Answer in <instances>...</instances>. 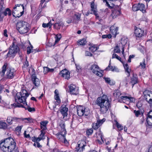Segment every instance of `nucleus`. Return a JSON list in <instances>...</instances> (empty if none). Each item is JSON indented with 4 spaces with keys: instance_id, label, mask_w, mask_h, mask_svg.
<instances>
[{
    "instance_id": "f257e3e1",
    "label": "nucleus",
    "mask_w": 152,
    "mask_h": 152,
    "mask_svg": "<svg viewBox=\"0 0 152 152\" xmlns=\"http://www.w3.org/2000/svg\"><path fill=\"white\" fill-rule=\"evenodd\" d=\"M29 95V94L26 90L23 89L20 92H18L15 97V101L17 103L16 107L24 108L30 112L35 111L34 107H30L28 106L26 102V99Z\"/></svg>"
},
{
    "instance_id": "f03ea898",
    "label": "nucleus",
    "mask_w": 152,
    "mask_h": 152,
    "mask_svg": "<svg viewBox=\"0 0 152 152\" xmlns=\"http://www.w3.org/2000/svg\"><path fill=\"white\" fill-rule=\"evenodd\" d=\"M96 103L100 107V110L102 113H106L110 107V101L107 96L105 95L98 97Z\"/></svg>"
},
{
    "instance_id": "7ed1b4c3",
    "label": "nucleus",
    "mask_w": 152,
    "mask_h": 152,
    "mask_svg": "<svg viewBox=\"0 0 152 152\" xmlns=\"http://www.w3.org/2000/svg\"><path fill=\"white\" fill-rule=\"evenodd\" d=\"M16 143L13 139L10 137L5 139L0 143V147L4 152H11L15 149Z\"/></svg>"
},
{
    "instance_id": "20e7f679",
    "label": "nucleus",
    "mask_w": 152,
    "mask_h": 152,
    "mask_svg": "<svg viewBox=\"0 0 152 152\" xmlns=\"http://www.w3.org/2000/svg\"><path fill=\"white\" fill-rule=\"evenodd\" d=\"M28 23L23 20L18 21L16 23V28L20 34H24L29 30Z\"/></svg>"
},
{
    "instance_id": "39448f33",
    "label": "nucleus",
    "mask_w": 152,
    "mask_h": 152,
    "mask_svg": "<svg viewBox=\"0 0 152 152\" xmlns=\"http://www.w3.org/2000/svg\"><path fill=\"white\" fill-rule=\"evenodd\" d=\"M2 70L0 72L1 74V76L4 75L5 73L7 70L6 76L7 78L8 79H12L14 76V71L12 69L8 67V64L7 63H5L3 66Z\"/></svg>"
},
{
    "instance_id": "423d86ee",
    "label": "nucleus",
    "mask_w": 152,
    "mask_h": 152,
    "mask_svg": "<svg viewBox=\"0 0 152 152\" xmlns=\"http://www.w3.org/2000/svg\"><path fill=\"white\" fill-rule=\"evenodd\" d=\"M14 10L12 12V15L13 16L15 17H19L23 15L24 7L23 4H17L13 7Z\"/></svg>"
},
{
    "instance_id": "0eeeda50",
    "label": "nucleus",
    "mask_w": 152,
    "mask_h": 152,
    "mask_svg": "<svg viewBox=\"0 0 152 152\" xmlns=\"http://www.w3.org/2000/svg\"><path fill=\"white\" fill-rule=\"evenodd\" d=\"M19 50V47L14 42L12 43V45L10 46L9 51L6 55L7 58V57L13 58L15 56V54Z\"/></svg>"
},
{
    "instance_id": "6e6552de",
    "label": "nucleus",
    "mask_w": 152,
    "mask_h": 152,
    "mask_svg": "<svg viewBox=\"0 0 152 152\" xmlns=\"http://www.w3.org/2000/svg\"><path fill=\"white\" fill-rule=\"evenodd\" d=\"M77 113L80 116H82L84 115L88 116L90 114V111L88 109L83 108L82 106H80L77 108Z\"/></svg>"
},
{
    "instance_id": "1a4fd4ad",
    "label": "nucleus",
    "mask_w": 152,
    "mask_h": 152,
    "mask_svg": "<svg viewBox=\"0 0 152 152\" xmlns=\"http://www.w3.org/2000/svg\"><path fill=\"white\" fill-rule=\"evenodd\" d=\"M90 69L97 76L99 77L102 76V72L101 70L97 65L94 64L91 65L90 67Z\"/></svg>"
},
{
    "instance_id": "9d476101",
    "label": "nucleus",
    "mask_w": 152,
    "mask_h": 152,
    "mask_svg": "<svg viewBox=\"0 0 152 152\" xmlns=\"http://www.w3.org/2000/svg\"><path fill=\"white\" fill-rule=\"evenodd\" d=\"M144 99L148 103L152 104V91L145 90L143 92Z\"/></svg>"
},
{
    "instance_id": "9b49d317",
    "label": "nucleus",
    "mask_w": 152,
    "mask_h": 152,
    "mask_svg": "<svg viewBox=\"0 0 152 152\" xmlns=\"http://www.w3.org/2000/svg\"><path fill=\"white\" fill-rule=\"evenodd\" d=\"M134 98L131 97L129 96H127L124 95L123 94L120 96V99L118 100V102H120L126 103H127V102L129 103L130 102H133L134 101Z\"/></svg>"
},
{
    "instance_id": "f8f14e48",
    "label": "nucleus",
    "mask_w": 152,
    "mask_h": 152,
    "mask_svg": "<svg viewBox=\"0 0 152 152\" xmlns=\"http://www.w3.org/2000/svg\"><path fill=\"white\" fill-rule=\"evenodd\" d=\"M144 31L142 28H137L135 29L134 34L137 39H139L144 36Z\"/></svg>"
},
{
    "instance_id": "ddd939ff",
    "label": "nucleus",
    "mask_w": 152,
    "mask_h": 152,
    "mask_svg": "<svg viewBox=\"0 0 152 152\" xmlns=\"http://www.w3.org/2000/svg\"><path fill=\"white\" fill-rule=\"evenodd\" d=\"M121 10L120 7L117 6L113 10L112 12L111 16L113 18H115L118 16H119L121 14Z\"/></svg>"
},
{
    "instance_id": "4468645a",
    "label": "nucleus",
    "mask_w": 152,
    "mask_h": 152,
    "mask_svg": "<svg viewBox=\"0 0 152 152\" xmlns=\"http://www.w3.org/2000/svg\"><path fill=\"white\" fill-rule=\"evenodd\" d=\"M59 75L67 80L69 79L70 78V72L66 69L61 71L59 73Z\"/></svg>"
},
{
    "instance_id": "2eb2a0df",
    "label": "nucleus",
    "mask_w": 152,
    "mask_h": 152,
    "mask_svg": "<svg viewBox=\"0 0 152 152\" xmlns=\"http://www.w3.org/2000/svg\"><path fill=\"white\" fill-rule=\"evenodd\" d=\"M69 88L71 94L76 95L78 93V88L75 85L71 84L69 86Z\"/></svg>"
},
{
    "instance_id": "dca6fc26",
    "label": "nucleus",
    "mask_w": 152,
    "mask_h": 152,
    "mask_svg": "<svg viewBox=\"0 0 152 152\" xmlns=\"http://www.w3.org/2000/svg\"><path fill=\"white\" fill-rule=\"evenodd\" d=\"M32 80L33 83L34 85L35 86L33 87V88H36L38 87L40 84L39 79L37 78L36 75L35 74H33L32 75Z\"/></svg>"
},
{
    "instance_id": "f3484780",
    "label": "nucleus",
    "mask_w": 152,
    "mask_h": 152,
    "mask_svg": "<svg viewBox=\"0 0 152 152\" xmlns=\"http://www.w3.org/2000/svg\"><path fill=\"white\" fill-rule=\"evenodd\" d=\"M105 119L103 118L101 120H98L96 123L93 124L92 127L95 130L97 129L105 121Z\"/></svg>"
},
{
    "instance_id": "a211bd4d",
    "label": "nucleus",
    "mask_w": 152,
    "mask_h": 152,
    "mask_svg": "<svg viewBox=\"0 0 152 152\" xmlns=\"http://www.w3.org/2000/svg\"><path fill=\"white\" fill-rule=\"evenodd\" d=\"M86 142L84 140L79 141L77 142V145H78L79 147L81 146V148H78V151L80 152H82L85 149L84 147L86 146Z\"/></svg>"
},
{
    "instance_id": "6ab92c4d",
    "label": "nucleus",
    "mask_w": 152,
    "mask_h": 152,
    "mask_svg": "<svg viewBox=\"0 0 152 152\" xmlns=\"http://www.w3.org/2000/svg\"><path fill=\"white\" fill-rule=\"evenodd\" d=\"M111 63L110 61L108 66L106 68L105 70L107 71L111 70L113 72H119V69L116 66H111Z\"/></svg>"
},
{
    "instance_id": "aec40b11",
    "label": "nucleus",
    "mask_w": 152,
    "mask_h": 152,
    "mask_svg": "<svg viewBox=\"0 0 152 152\" xmlns=\"http://www.w3.org/2000/svg\"><path fill=\"white\" fill-rule=\"evenodd\" d=\"M147 126L148 124V126H151L152 125V111L148 113V115L146 119Z\"/></svg>"
},
{
    "instance_id": "412c9836",
    "label": "nucleus",
    "mask_w": 152,
    "mask_h": 152,
    "mask_svg": "<svg viewBox=\"0 0 152 152\" xmlns=\"http://www.w3.org/2000/svg\"><path fill=\"white\" fill-rule=\"evenodd\" d=\"M91 10L93 12V13L96 16V19H99V15L97 12V10L96 7H94V3L92 2L91 4Z\"/></svg>"
},
{
    "instance_id": "4be33fe9",
    "label": "nucleus",
    "mask_w": 152,
    "mask_h": 152,
    "mask_svg": "<svg viewBox=\"0 0 152 152\" xmlns=\"http://www.w3.org/2000/svg\"><path fill=\"white\" fill-rule=\"evenodd\" d=\"M123 66L125 70V73L128 77L130 76V75L131 69L127 64H123Z\"/></svg>"
},
{
    "instance_id": "5701e85b",
    "label": "nucleus",
    "mask_w": 152,
    "mask_h": 152,
    "mask_svg": "<svg viewBox=\"0 0 152 152\" xmlns=\"http://www.w3.org/2000/svg\"><path fill=\"white\" fill-rule=\"evenodd\" d=\"M55 95L54 96L55 99L56 100L55 102V104L56 105H58L60 103L61 101L59 95L58 91L57 89H56L55 91Z\"/></svg>"
},
{
    "instance_id": "b1692460",
    "label": "nucleus",
    "mask_w": 152,
    "mask_h": 152,
    "mask_svg": "<svg viewBox=\"0 0 152 152\" xmlns=\"http://www.w3.org/2000/svg\"><path fill=\"white\" fill-rule=\"evenodd\" d=\"M68 108L66 106L61 107V109L60 110V112L64 116H66L68 115Z\"/></svg>"
},
{
    "instance_id": "393cba45",
    "label": "nucleus",
    "mask_w": 152,
    "mask_h": 152,
    "mask_svg": "<svg viewBox=\"0 0 152 152\" xmlns=\"http://www.w3.org/2000/svg\"><path fill=\"white\" fill-rule=\"evenodd\" d=\"M127 39L126 38H123L121 40V43L122 45V54H123V56L125 57L124 55V45L127 43Z\"/></svg>"
},
{
    "instance_id": "a878e982",
    "label": "nucleus",
    "mask_w": 152,
    "mask_h": 152,
    "mask_svg": "<svg viewBox=\"0 0 152 152\" xmlns=\"http://www.w3.org/2000/svg\"><path fill=\"white\" fill-rule=\"evenodd\" d=\"M122 94H121L119 91L116 90L113 94V96L115 99L119 100L120 99V96Z\"/></svg>"
},
{
    "instance_id": "bb28decb",
    "label": "nucleus",
    "mask_w": 152,
    "mask_h": 152,
    "mask_svg": "<svg viewBox=\"0 0 152 152\" xmlns=\"http://www.w3.org/2000/svg\"><path fill=\"white\" fill-rule=\"evenodd\" d=\"M48 123V121H42L40 122V124L41 128L42 129L41 130L45 131L47 129L46 126Z\"/></svg>"
},
{
    "instance_id": "cd10ccee",
    "label": "nucleus",
    "mask_w": 152,
    "mask_h": 152,
    "mask_svg": "<svg viewBox=\"0 0 152 152\" xmlns=\"http://www.w3.org/2000/svg\"><path fill=\"white\" fill-rule=\"evenodd\" d=\"M118 30V27H115L114 26H112L110 28V32L113 35H114L115 37L117 34V32Z\"/></svg>"
},
{
    "instance_id": "c85d7f7f",
    "label": "nucleus",
    "mask_w": 152,
    "mask_h": 152,
    "mask_svg": "<svg viewBox=\"0 0 152 152\" xmlns=\"http://www.w3.org/2000/svg\"><path fill=\"white\" fill-rule=\"evenodd\" d=\"M66 134H64L63 132H60L56 134L57 137L61 141L65 137Z\"/></svg>"
},
{
    "instance_id": "c756f323",
    "label": "nucleus",
    "mask_w": 152,
    "mask_h": 152,
    "mask_svg": "<svg viewBox=\"0 0 152 152\" xmlns=\"http://www.w3.org/2000/svg\"><path fill=\"white\" fill-rule=\"evenodd\" d=\"M41 134L39 135V137H38L37 140L40 141L41 140H44L45 139V131L43 130L41 131Z\"/></svg>"
},
{
    "instance_id": "7c9ffc66",
    "label": "nucleus",
    "mask_w": 152,
    "mask_h": 152,
    "mask_svg": "<svg viewBox=\"0 0 152 152\" xmlns=\"http://www.w3.org/2000/svg\"><path fill=\"white\" fill-rule=\"evenodd\" d=\"M63 24L61 22L57 23H55L54 25V28L57 29H60L63 26Z\"/></svg>"
},
{
    "instance_id": "2f4dec72",
    "label": "nucleus",
    "mask_w": 152,
    "mask_h": 152,
    "mask_svg": "<svg viewBox=\"0 0 152 152\" xmlns=\"http://www.w3.org/2000/svg\"><path fill=\"white\" fill-rule=\"evenodd\" d=\"M139 10H140L142 11V13H144L145 12V5L142 4H138Z\"/></svg>"
},
{
    "instance_id": "473e14b6",
    "label": "nucleus",
    "mask_w": 152,
    "mask_h": 152,
    "mask_svg": "<svg viewBox=\"0 0 152 152\" xmlns=\"http://www.w3.org/2000/svg\"><path fill=\"white\" fill-rule=\"evenodd\" d=\"M5 6L4 4V1H1L0 3V12L3 13L5 10Z\"/></svg>"
},
{
    "instance_id": "72a5a7b5",
    "label": "nucleus",
    "mask_w": 152,
    "mask_h": 152,
    "mask_svg": "<svg viewBox=\"0 0 152 152\" xmlns=\"http://www.w3.org/2000/svg\"><path fill=\"white\" fill-rule=\"evenodd\" d=\"M137 83V78L136 77H133L131 79V81L130 83V84H131L132 86V87H133L134 85Z\"/></svg>"
},
{
    "instance_id": "f704fd0d",
    "label": "nucleus",
    "mask_w": 152,
    "mask_h": 152,
    "mask_svg": "<svg viewBox=\"0 0 152 152\" xmlns=\"http://www.w3.org/2000/svg\"><path fill=\"white\" fill-rule=\"evenodd\" d=\"M2 13L4 14L5 16H6L7 15H8L9 16H10L11 15V11L10 9L7 8L5 9V11H4Z\"/></svg>"
},
{
    "instance_id": "c9c22d12",
    "label": "nucleus",
    "mask_w": 152,
    "mask_h": 152,
    "mask_svg": "<svg viewBox=\"0 0 152 152\" xmlns=\"http://www.w3.org/2000/svg\"><path fill=\"white\" fill-rule=\"evenodd\" d=\"M61 37V36L60 34H57L55 37L56 39L55 42L54 43V45H55L60 40Z\"/></svg>"
},
{
    "instance_id": "e433bc0d",
    "label": "nucleus",
    "mask_w": 152,
    "mask_h": 152,
    "mask_svg": "<svg viewBox=\"0 0 152 152\" xmlns=\"http://www.w3.org/2000/svg\"><path fill=\"white\" fill-rule=\"evenodd\" d=\"M60 126L61 128V132H63L64 134L66 133V132L65 128V124L64 122H62L60 124Z\"/></svg>"
},
{
    "instance_id": "4c0bfd02",
    "label": "nucleus",
    "mask_w": 152,
    "mask_h": 152,
    "mask_svg": "<svg viewBox=\"0 0 152 152\" xmlns=\"http://www.w3.org/2000/svg\"><path fill=\"white\" fill-rule=\"evenodd\" d=\"M106 5L111 9L114 6V4L112 3L111 1H106Z\"/></svg>"
},
{
    "instance_id": "58836bf2",
    "label": "nucleus",
    "mask_w": 152,
    "mask_h": 152,
    "mask_svg": "<svg viewBox=\"0 0 152 152\" xmlns=\"http://www.w3.org/2000/svg\"><path fill=\"white\" fill-rule=\"evenodd\" d=\"M29 44L30 45V46H28L27 47V53L28 54H29L31 52H33V47L31 44L29 42Z\"/></svg>"
},
{
    "instance_id": "ea45409f",
    "label": "nucleus",
    "mask_w": 152,
    "mask_h": 152,
    "mask_svg": "<svg viewBox=\"0 0 152 152\" xmlns=\"http://www.w3.org/2000/svg\"><path fill=\"white\" fill-rule=\"evenodd\" d=\"M77 42L80 45H85L87 42L85 39H83L78 41Z\"/></svg>"
},
{
    "instance_id": "a19ab883",
    "label": "nucleus",
    "mask_w": 152,
    "mask_h": 152,
    "mask_svg": "<svg viewBox=\"0 0 152 152\" xmlns=\"http://www.w3.org/2000/svg\"><path fill=\"white\" fill-rule=\"evenodd\" d=\"M52 25V24L51 23V21L47 23H43L42 24V26L43 27L46 28L49 27V28H51Z\"/></svg>"
},
{
    "instance_id": "79ce46f5",
    "label": "nucleus",
    "mask_w": 152,
    "mask_h": 152,
    "mask_svg": "<svg viewBox=\"0 0 152 152\" xmlns=\"http://www.w3.org/2000/svg\"><path fill=\"white\" fill-rule=\"evenodd\" d=\"M120 48L118 45H117L114 49V53H120Z\"/></svg>"
},
{
    "instance_id": "37998d69",
    "label": "nucleus",
    "mask_w": 152,
    "mask_h": 152,
    "mask_svg": "<svg viewBox=\"0 0 152 152\" xmlns=\"http://www.w3.org/2000/svg\"><path fill=\"white\" fill-rule=\"evenodd\" d=\"M20 119L23 121H24L25 122H31L32 121V119L30 118H21Z\"/></svg>"
},
{
    "instance_id": "c03bdc74",
    "label": "nucleus",
    "mask_w": 152,
    "mask_h": 152,
    "mask_svg": "<svg viewBox=\"0 0 152 152\" xmlns=\"http://www.w3.org/2000/svg\"><path fill=\"white\" fill-rule=\"evenodd\" d=\"M115 122L117 127L118 128V130L119 131H121L123 130V126L119 124L117 121H115Z\"/></svg>"
},
{
    "instance_id": "a18cd8bd",
    "label": "nucleus",
    "mask_w": 152,
    "mask_h": 152,
    "mask_svg": "<svg viewBox=\"0 0 152 152\" xmlns=\"http://www.w3.org/2000/svg\"><path fill=\"white\" fill-rule=\"evenodd\" d=\"M93 129L91 128L86 130V134L89 136L91 135L93 133Z\"/></svg>"
},
{
    "instance_id": "49530a36",
    "label": "nucleus",
    "mask_w": 152,
    "mask_h": 152,
    "mask_svg": "<svg viewBox=\"0 0 152 152\" xmlns=\"http://www.w3.org/2000/svg\"><path fill=\"white\" fill-rule=\"evenodd\" d=\"M138 4H135L132 6V10L134 11H136L139 10Z\"/></svg>"
},
{
    "instance_id": "de8ad7c7",
    "label": "nucleus",
    "mask_w": 152,
    "mask_h": 152,
    "mask_svg": "<svg viewBox=\"0 0 152 152\" xmlns=\"http://www.w3.org/2000/svg\"><path fill=\"white\" fill-rule=\"evenodd\" d=\"M80 14L78 13H76L74 15V17L77 20H80Z\"/></svg>"
},
{
    "instance_id": "09e8293b",
    "label": "nucleus",
    "mask_w": 152,
    "mask_h": 152,
    "mask_svg": "<svg viewBox=\"0 0 152 152\" xmlns=\"http://www.w3.org/2000/svg\"><path fill=\"white\" fill-rule=\"evenodd\" d=\"M89 49L90 51L92 52H94L97 50V48L96 47L94 46L90 47Z\"/></svg>"
},
{
    "instance_id": "8fccbe9b",
    "label": "nucleus",
    "mask_w": 152,
    "mask_h": 152,
    "mask_svg": "<svg viewBox=\"0 0 152 152\" xmlns=\"http://www.w3.org/2000/svg\"><path fill=\"white\" fill-rule=\"evenodd\" d=\"M7 122L10 124H12V117L9 116L7 118Z\"/></svg>"
},
{
    "instance_id": "3c124183",
    "label": "nucleus",
    "mask_w": 152,
    "mask_h": 152,
    "mask_svg": "<svg viewBox=\"0 0 152 152\" xmlns=\"http://www.w3.org/2000/svg\"><path fill=\"white\" fill-rule=\"evenodd\" d=\"M0 126L1 128L5 129L7 128V125L5 122H2L0 124Z\"/></svg>"
},
{
    "instance_id": "603ef678",
    "label": "nucleus",
    "mask_w": 152,
    "mask_h": 152,
    "mask_svg": "<svg viewBox=\"0 0 152 152\" xmlns=\"http://www.w3.org/2000/svg\"><path fill=\"white\" fill-rule=\"evenodd\" d=\"M112 58H116L118 60L121 61V58L116 54H113L112 57Z\"/></svg>"
},
{
    "instance_id": "864d4df0",
    "label": "nucleus",
    "mask_w": 152,
    "mask_h": 152,
    "mask_svg": "<svg viewBox=\"0 0 152 152\" xmlns=\"http://www.w3.org/2000/svg\"><path fill=\"white\" fill-rule=\"evenodd\" d=\"M128 79L127 77H126L125 79L122 82V83L125 86H127L128 84Z\"/></svg>"
},
{
    "instance_id": "5fc2aeb1",
    "label": "nucleus",
    "mask_w": 152,
    "mask_h": 152,
    "mask_svg": "<svg viewBox=\"0 0 152 152\" xmlns=\"http://www.w3.org/2000/svg\"><path fill=\"white\" fill-rule=\"evenodd\" d=\"M61 141L62 142L64 143L66 145H67L69 144L68 142L66 139L65 136L63 138V139Z\"/></svg>"
},
{
    "instance_id": "6e6d98bb",
    "label": "nucleus",
    "mask_w": 152,
    "mask_h": 152,
    "mask_svg": "<svg viewBox=\"0 0 152 152\" xmlns=\"http://www.w3.org/2000/svg\"><path fill=\"white\" fill-rule=\"evenodd\" d=\"M43 72L45 74H46L48 72L49 68L48 67H43Z\"/></svg>"
},
{
    "instance_id": "4d7b16f0",
    "label": "nucleus",
    "mask_w": 152,
    "mask_h": 152,
    "mask_svg": "<svg viewBox=\"0 0 152 152\" xmlns=\"http://www.w3.org/2000/svg\"><path fill=\"white\" fill-rule=\"evenodd\" d=\"M134 113L135 114L136 116L138 117L139 115L140 114V111L139 110H134Z\"/></svg>"
},
{
    "instance_id": "13d9d810",
    "label": "nucleus",
    "mask_w": 152,
    "mask_h": 152,
    "mask_svg": "<svg viewBox=\"0 0 152 152\" xmlns=\"http://www.w3.org/2000/svg\"><path fill=\"white\" fill-rule=\"evenodd\" d=\"M100 137H101V139L102 140V141L101 142V141H100L99 140H97V142H98L99 144H102L103 143H104V141H103V137L102 134H101V135Z\"/></svg>"
},
{
    "instance_id": "bf43d9fd",
    "label": "nucleus",
    "mask_w": 152,
    "mask_h": 152,
    "mask_svg": "<svg viewBox=\"0 0 152 152\" xmlns=\"http://www.w3.org/2000/svg\"><path fill=\"white\" fill-rule=\"evenodd\" d=\"M76 67L77 68V72H80L81 70V68L80 66L78 64H75Z\"/></svg>"
},
{
    "instance_id": "052dcab7",
    "label": "nucleus",
    "mask_w": 152,
    "mask_h": 152,
    "mask_svg": "<svg viewBox=\"0 0 152 152\" xmlns=\"http://www.w3.org/2000/svg\"><path fill=\"white\" fill-rule=\"evenodd\" d=\"M104 79L105 82L109 84H110V80L109 78L105 77L104 78Z\"/></svg>"
},
{
    "instance_id": "680f3d73",
    "label": "nucleus",
    "mask_w": 152,
    "mask_h": 152,
    "mask_svg": "<svg viewBox=\"0 0 152 152\" xmlns=\"http://www.w3.org/2000/svg\"><path fill=\"white\" fill-rule=\"evenodd\" d=\"M85 54L86 56H92V54L90 52L88 51H85Z\"/></svg>"
},
{
    "instance_id": "e2e57ef3",
    "label": "nucleus",
    "mask_w": 152,
    "mask_h": 152,
    "mask_svg": "<svg viewBox=\"0 0 152 152\" xmlns=\"http://www.w3.org/2000/svg\"><path fill=\"white\" fill-rule=\"evenodd\" d=\"M21 129L22 127L21 126H18L16 127V130L19 133L21 132Z\"/></svg>"
},
{
    "instance_id": "0e129e2a",
    "label": "nucleus",
    "mask_w": 152,
    "mask_h": 152,
    "mask_svg": "<svg viewBox=\"0 0 152 152\" xmlns=\"http://www.w3.org/2000/svg\"><path fill=\"white\" fill-rule=\"evenodd\" d=\"M145 62V60H144V61L142 63H140V66H141L142 68H145V65L144 63Z\"/></svg>"
},
{
    "instance_id": "69168bd1",
    "label": "nucleus",
    "mask_w": 152,
    "mask_h": 152,
    "mask_svg": "<svg viewBox=\"0 0 152 152\" xmlns=\"http://www.w3.org/2000/svg\"><path fill=\"white\" fill-rule=\"evenodd\" d=\"M28 66V62L27 61H25L23 64V67H27Z\"/></svg>"
},
{
    "instance_id": "338daca9",
    "label": "nucleus",
    "mask_w": 152,
    "mask_h": 152,
    "mask_svg": "<svg viewBox=\"0 0 152 152\" xmlns=\"http://www.w3.org/2000/svg\"><path fill=\"white\" fill-rule=\"evenodd\" d=\"M20 118H17L15 117H12V122H16L18 121V120Z\"/></svg>"
},
{
    "instance_id": "774afa93",
    "label": "nucleus",
    "mask_w": 152,
    "mask_h": 152,
    "mask_svg": "<svg viewBox=\"0 0 152 152\" xmlns=\"http://www.w3.org/2000/svg\"><path fill=\"white\" fill-rule=\"evenodd\" d=\"M108 152H113L114 150L113 149H111V148H109L108 146L106 148Z\"/></svg>"
}]
</instances>
